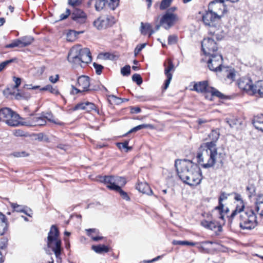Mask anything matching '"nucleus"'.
<instances>
[{
	"label": "nucleus",
	"mask_w": 263,
	"mask_h": 263,
	"mask_svg": "<svg viewBox=\"0 0 263 263\" xmlns=\"http://www.w3.org/2000/svg\"><path fill=\"white\" fill-rule=\"evenodd\" d=\"M218 155V162L222 166L224 159V155L222 153H217V148L215 147L213 143H204L201 144L199 148L197 155L198 162L205 168L214 166L216 159Z\"/></svg>",
	"instance_id": "nucleus-1"
},
{
	"label": "nucleus",
	"mask_w": 263,
	"mask_h": 263,
	"mask_svg": "<svg viewBox=\"0 0 263 263\" xmlns=\"http://www.w3.org/2000/svg\"><path fill=\"white\" fill-rule=\"evenodd\" d=\"M239 214V225L242 229L251 230L257 224L256 217L253 210L245 208V205L238 206L229 217V222L232 223L233 219Z\"/></svg>",
	"instance_id": "nucleus-2"
},
{
	"label": "nucleus",
	"mask_w": 263,
	"mask_h": 263,
	"mask_svg": "<svg viewBox=\"0 0 263 263\" xmlns=\"http://www.w3.org/2000/svg\"><path fill=\"white\" fill-rule=\"evenodd\" d=\"M175 166L176 168L177 175L179 178L184 182V181L187 178L189 179L188 175L192 174V180H190L191 182H194L193 181L196 180L198 177L196 170H197V164L193 163L191 161L189 160H178L175 161Z\"/></svg>",
	"instance_id": "nucleus-3"
},
{
	"label": "nucleus",
	"mask_w": 263,
	"mask_h": 263,
	"mask_svg": "<svg viewBox=\"0 0 263 263\" xmlns=\"http://www.w3.org/2000/svg\"><path fill=\"white\" fill-rule=\"evenodd\" d=\"M68 61L74 65H80L83 67L82 64H87L91 62L92 58L90 50L87 48H81L80 45L73 47L70 50L68 57Z\"/></svg>",
	"instance_id": "nucleus-4"
},
{
	"label": "nucleus",
	"mask_w": 263,
	"mask_h": 263,
	"mask_svg": "<svg viewBox=\"0 0 263 263\" xmlns=\"http://www.w3.org/2000/svg\"><path fill=\"white\" fill-rule=\"evenodd\" d=\"M59 231L58 228L52 225L48 233L47 237V245L52 249L57 258H59L61 253V241L58 238Z\"/></svg>",
	"instance_id": "nucleus-5"
},
{
	"label": "nucleus",
	"mask_w": 263,
	"mask_h": 263,
	"mask_svg": "<svg viewBox=\"0 0 263 263\" xmlns=\"http://www.w3.org/2000/svg\"><path fill=\"white\" fill-rule=\"evenodd\" d=\"M261 81H257L255 85H253L252 80L249 78H245L240 80L238 85L240 88L246 91L250 95L263 97V93L261 91Z\"/></svg>",
	"instance_id": "nucleus-6"
},
{
	"label": "nucleus",
	"mask_w": 263,
	"mask_h": 263,
	"mask_svg": "<svg viewBox=\"0 0 263 263\" xmlns=\"http://www.w3.org/2000/svg\"><path fill=\"white\" fill-rule=\"evenodd\" d=\"M99 181L106 184V186L111 190H116V187L123 186L126 181L125 178L119 176H104L99 177Z\"/></svg>",
	"instance_id": "nucleus-7"
},
{
	"label": "nucleus",
	"mask_w": 263,
	"mask_h": 263,
	"mask_svg": "<svg viewBox=\"0 0 263 263\" xmlns=\"http://www.w3.org/2000/svg\"><path fill=\"white\" fill-rule=\"evenodd\" d=\"M202 50L205 55H209L217 53L218 47L213 37H207L201 42Z\"/></svg>",
	"instance_id": "nucleus-8"
},
{
	"label": "nucleus",
	"mask_w": 263,
	"mask_h": 263,
	"mask_svg": "<svg viewBox=\"0 0 263 263\" xmlns=\"http://www.w3.org/2000/svg\"><path fill=\"white\" fill-rule=\"evenodd\" d=\"M209 59L208 61V66L209 68L214 71H220L222 67V57L219 53H216L209 55Z\"/></svg>",
	"instance_id": "nucleus-9"
},
{
	"label": "nucleus",
	"mask_w": 263,
	"mask_h": 263,
	"mask_svg": "<svg viewBox=\"0 0 263 263\" xmlns=\"http://www.w3.org/2000/svg\"><path fill=\"white\" fill-rule=\"evenodd\" d=\"M208 9L220 19L223 14L227 11V7L224 4V0H214L209 3Z\"/></svg>",
	"instance_id": "nucleus-10"
},
{
	"label": "nucleus",
	"mask_w": 263,
	"mask_h": 263,
	"mask_svg": "<svg viewBox=\"0 0 263 263\" xmlns=\"http://www.w3.org/2000/svg\"><path fill=\"white\" fill-rule=\"evenodd\" d=\"M179 20L176 14L166 11L160 20V25L165 29H169Z\"/></svg>",
	"instance_id": "nucleus-11"
},
{
	"label": "nucleus",
	"mask_w": 263,
	"mask_h": 263,
	"mask_svg": "<svg viewBox=\"0 0 263 263\" xmlns=\"http://www.w3.org/2000/svg\"><path fill=\"white\" fill-rule=\"evenodd\" d=\"M116 22L115 18L111 15L99 17L93 22V25L98 30H102L111 26Z\"/></svg>",
	"instance_id": "nucleus-12"
},
{
	"label": "nucleus",
	"mask_w": 263,
	"mask_h": 263,
	"mask_svg": "<svg viewBox=\"0 0 263 263\" xmlns=\"http://www.w3.org/2000/svg\"><path fill=\"white\" fill-rule=\"evenodd\" d=\"M71 18L73 21L72 24L81 25L86 23L87 16L82 10L74 8L71 11Z\"/></svg>",
	"instance_id": "nucleus-13"
},
{
	"label": "nucleus",
	"mask_w": 263,
	"mask_h": 263,
	"mask_svg": "<svg viewBox=\"0 0 263 263\" xmlns=\"http://www.w3.org/2000/svg\"><path fill=\"white\" fill-rule=\"evenodd\" d=\"M164 66L165 67L164 74L167 78L166 80L165 81V83L163 87V90H165L169 86L173 77L172 73L171 72L174 71L175 67L172 61L170 59L167 60V63H164Z\"/></svg>",
	"instance_id": "nucleus-14"
},
{
	"label": "nucleus",
	"mask_w": 263,
	"mask_h": 263,
	"mask_svg": "<svg viewBox=\"0 0 263 263\" xmlns=\"http://www.w3.org/2000/svg\"><path fill=\"white\" fill-rule=\"evenodd\" d=\"M202 21L205 26L209 27H214L216 22L220 20L218 15H216L212 12L210 10H208L202 15Z\"/></svg>",
	"instance_id": "nucleus-15"
},
{
	"label": "nucleus",
	"mask_w": 263,
	"mask_h": 263,
	"mask_svg": "<svg viewBox=\"0 0 263 263\" xmlns=\"http://www.w3.org/2000/svg\"><path fill=\"white\" fill-rule=\"evenodd\" d=\"M78 86L83 89V91H89L91 90H98V86H95L89 88L90 86V78L88 76H81L79 77L77 80Z\"/></svg>",
	"instance_id": "nucleus-16"
},
{
	"label": "nucleus",
	"mask_w": 263,
	"mask_h": 263,
	"mask_svg": "<svg viewBox=\"0 0 263 263\" xmlns=\"http://www.w3.org/2000/svg\"><path fill=\"white\" fill-rule=\"evenodd\" d=\"M208 82L207 81H203L199 82L198 83H195L193 88L191 89V90L195 91L197 92H208L209 88Z\"/></svg>",
	"instance_id": "nucleus-17"
},
{
	"label": "nucleus",
	"mask_w": 263,
	"mask_h": 263,
	"mask_svg": "<svg viewBox=\"0 0 263 263\" xmlns=\"http://www.w3.org/2000/svg\"><path fill=\"white\" fill-rule=\"evenodd\" d=\"M79 109L85 110L87 112L96 110V106L95 104L89 102H82L77 104L73 108L74 110Z\"/></svg>",
	"instance_id": "nucleus-18"
},
{
	"label": "nucleus",
	"mask_w": 263,
	"mask_h": 263,
	"mask_svg": "<svg viewBox=\"0 0 263 263\" xmlns=\"http://www.w3.org/2000/svg\"><path fill=\"white\" fill-rule=\"evenodd\" d=\"M10 116L6 122L7 125L10 126H17L20 124L22 125V122L20 121L21 118L18 114L13 111Z\"/></svg>",
	"instance_id": "nucleus-19"
},
{
	"label": "nucleus",
	"mask_w": 263,
	"mask_h": 263,
	"mask_svg": "<svg viewBox=\"0 0 263 263\" xmlns=\"http://www.w3.org/2000/svg\"><path fill=\"white\" fill-rule=\"evenodd\" d=\"M197 170H196V171L197 173V174H198V177H197V179H196V180L195 181H193V182H194V183L193 182H191L190 181V180H192V179H193L194 178L193 177L192 178V174H190L189 175H188L189 176V179H186L184 181V183L190 185V186H195V185H197L198 184H199L201 180H202V175H201V170L200 168V167H199V166L197 165Z\"/></svg>",
	"instance_id": "nucleus-20"
},
{
	"label": "nucleus",
	"mask_w": 263,
	"mask_h": 263,
	"mask_svg": "<svg viewBox=\"0 0 263 263\" xmlns=\"http://www.w3.org/2000/svg\"><path fill=\"white\" fill-rule=\"evenodd\" d=\"M136 189L140 192L150 195L153 194V191L149 185L145 182H139L136 185Z\"/></svg>",
	"instance_id": "nucleus-21"
},
{
	"label": "nucleus",
	"mask_w": 263,
	"mask_h": 263,
	"mask_svg": "<svg viewBox=\"0 0 263 263\" xmlns=\"http://www.w3.org/2000/svg\"><path fill=\"white\" fill-rule=\"evenodd\" d=\"M8 223L5 215L0 212V236L4 235L8 230Z\"/></svg>",
	"instance_id": "nucleus-22"
},
{
	"label": "nucleus",
	"mask_w": 263,
	"mask_h": 263,
	"mask_svg": "<svg viewBox=\"0 0 263 263\" xmlns=\"http://www.w3.org/2000/svg\"><path fill=\"white\" fill-rule=\"evenodd\" d=\"M13 111L9 108L5 107L0 109V121L6 122Z\"/></svg>",
	"instance_id": "nucleus-23"
},
{
	"label": "nucleus",
	"mask_w": 263,
	"mask_h": 263,
	"mask_svg": "<svg viewBox=\"0 0 263 263\" xmlns=\"http://www.w3.org/2000/svg\"><path fill=\"white\" fill-rule=\"evenodd\" d=\"M229 195V194H226L224 192H222L218 199L219 205L215 208L216 209L219 210L220 215V218L221 219L223 218V215L222 213L223 212V209L224 207V205L222 202L223 200L227 199Z\"/></svg>",
	"instance_id": "nucleus-24"
},
{
	"label": "nucleus",
	"mask_w": 263,
	"mask_h": 263,
	"mask_svg": "<svg viewBox=\"0 0 263 263\" xmlns=\"http://www.w3.org/2000/svg\"><path fill=\"white\" fill-rule=\"evenodd\" d=\"M210 34L211 35V37H213V39H216L217 41L221 40L224 36V33L221 29H216V30L210 31Z\"/></svg>",
	"instance_id": "nucleus-25"
},
{
	"label": "nucleus",
	"mask_w": 263,
	"mask_h": 263,
	"mask_svg": "<svg viewBox=\"0 0 263 263\" xmlns=\"http://www.w3.org/2000/svg\"><path fill=\"white\" fill-rule=\"evenodd\" d=\"M10 204L11 207L14 209L13 212L15 211L16 212L24 213L27 216L31 217V213H27V211L26 210V208H27L26 206L19 205L15 203H11Z\"/></svg>",
	"instance_id": "nucleus-26"
},
{
	"label": "nucleus",
	"mask_w": 263,
	"mask_h": 263,
	"mask_svg": "<svg viewBox=\"0 0 263 263\" xmlns=\"http://www.w3.org/2000/svg\"><path fill=\"white\" fill-rule=\"evenodd\" d=\"M252 123L256 129L263 132V118L261 116L254 117Z\"/></svg>",
	"instance_id": "nucleus-27"
},
{
	"label": "nucleus",
	"mask_w": 263,
	"mask_h": 263,
	"mask_svg": "<svg viewBox=\"0 0 263 263\" xmlns=\"http://www.w3.org/2000/svg\"><path fill=\"white\" fill-rule=\"evenodd\" d=\"M91 249L98 254H103L109 251V248L105 245H93Z\"/></svg>",
	"instance_id": "nucleus-28"
},
{
	"label": "nucleus",
	"mask_w": 263,
	"mask_h": 263,
	"mask_svg": "<svg viewBox=\"0 0 263 263\" xmlns=\"http://www.w3.org/2000/svg\"><path fill=\"white\" fill-rule=\"evenodd\" d=\"M21 41L22 47H25L31 45L34 41V38L30 35L24 36L20 38Z\"/></svg>",
	"instance_id": "nucleus-29"
},
{
	"label": "nucleus",
	"mask_w": 263,
	"mask_h": 263,
	"mask_svg": "<svg viewBox=\"0 0 263 263\" xmlns=\"http://www.w3.org/2000/svg\"><path fill=\"white\" fill-rule=\"evenodd\" d=\"M201 224L204 228L213 230L218 227V223L214 221L203 220L201 221Z\"/></svg>",
	"instance_id": "nucleus-30"
},
{
	"label": "nucleus",
	"mask_w": 263,
	"mask_h": 263,
	"mask_svg": "<svg viewBox=\"0 0 263 263\" xmlns=\"http://www.w3.org/2000/svg\"><path fill=\"white\" fill-rule=\"evenodd\" d=\"M208 92L211 93L213 97H216L219 99L226 98V96L223 93L213 87H210L209 88Z\"/></svg>",
	"instance_id": "nucleus-31"
},
{
	"label": "nucleus",
	"mask_w": 263,
	"mask_h": 263,
	"mask_svg": "<svg viewBox=\"0 0 263 263\" xmlns=\"http://www.w3.org/2000/svg\"><path fill=\"white\" fill-rule=\"evenodd\" d=\"M219 133L217 130H213L209 135V138L212 140L208 143H213L215 145V147H216V142L219 138Z\"/></svg>",
	"instance_id": "nucleus-32"
},
{
	"label": "nucleus",
	"mask_w": 263,
	"mask_h": 263,
	"mask_svg": "<svg viewBox=\"0 0 263 263\" xmlns=\"http://www.w3.org/2000/svg\"><path fill=\"white\" fill-rule=\"evenodd\" d=\"M172 243L174 245H188V246H194L197 244H198V242H191L186 240L181 241V240H174L172 242Z\"/></svg>",
	"instance_id": "nucleus-33"
},
{
	"label": "nucleus",
	"mask_w": 263,
	"mask_h": 263,
	"mask_svg": "<svg viewBox=\"0 0 263 263\" xmlns=\"http://www.w3.org/2000/svg\"><path fill=\"white\" fill-rule=\"evenodd\" d=\"M40 117H34L31 120H28L25 122L22 123V125L26 126H36V123L38 122V119Z\"/></svg>",
	"instance_id": "nucleus-34"
},
{
	"label": "nucleus",
	"mask_w": 263,
	"mask_h": 263,
	"mask_svg": "<svg viewBox=\"0 0 263 263\" xmlns=\"http://www.w3.org/2000/svg\"><path fill=\"white\" fill-rule=\"evenodd\" d=\"M151 125L149 124H145L139 125L133 128L130 130H129L126 134H125L124 135V136H126V135H127L129 134L136 132L140 129L147 128V127H149Z\"/></svg>",
	"instance_id": "nucleus-35"
},
{
	"label": "nucleus",
	"mask_w": 263,
	"mask_h": 263,
	"mask_svg": "<svg viewBox=\"0 0 263 263\" xmlns=\"http://www.w3.org/2000/svg\"><path fill=\"white\" fill-rule=\"evenodd\" d=\"M108 1L107 0H98L95 4L96 10L98 11H101L103 9Z\"/></svg>",
	"instance_id": "nucleus-36"
},
{
	"label": "nucleus",
	"mask_w": 263,
	"mask_h": 263,
	"mask_svg": "<svg viewBox=\"0 0 263 263\" xmlns=\"http://www.w3.org/2000/svg\"><path fill=\"white\" fill-rule=\"evenodd\" d=\"M83 31L78 32L74 30H70L67 34V40L72 41L77 37L78 34L83 33Z\"/></svg>",
	"instance_id": "nucleus-37"
},
{
	"label": "nucleus",
	"mask_w": 263,
	"mask_h": 263,
	"mask_svg": "<svg viewBox=\"0 0 263 263\" xmlns=\"http://www.w3.org/2000/svg\"><path fill=\"white\" fill-rule=\"evenodd\" d=\"M17 47L22 48L21 45V41L20 38L13 40L11 44H7L5 46V48H11Z\"/></svg>",
	"instance_id": "nucleus-38"
},
{
	"label": "nucleus",
	"mask_w": 263,
	"mask_h": 263,
	"mask_svg": "<svg viewBox=\"0 0 263 263\" xmlns=\"http://www.w3.org/2000/svg\"><path fill=\"white\" fill-rule=\"evenodd\" d=\"M40 90L42 91L48 90L52 93L57 95L60 94L59 90L56 88L52 87L50 85H47L45 87L41 88Z\"/></svg>",
	"instance_id": "nucleus-39"
},
{
	"label": "nucleus",
	"mask_w": 263,
	"mask_h": 263,
	"mask_svg": "<svg viewBox=\"0 0 263 263\" xmlns=\"http://www.w3.org/2000/svg\"><path fill=\"white\" fill-rule=\"evenodd\" d=\"M116 189V190H115V191L118 192L123 199L126 201L130 200V198L127 193L122 190L120 187L117 186Z\"/></svg>",
	"instance_id": "nucleus-40"
},
{
	"label": "nucleus",
	"mask_w": 263,
	"mask_h": 263,
	"mask_svg": "<svg viewBox=\"0 0 263 263\" xmlns=\"http://www.w3.org/2000/svg\"><path fill=\"white\" fill-rule=\"evenodd\" d=\"M128 141H125L124 142L118 143L117 144L118 147L120 149H126L125 152H128V151L132 149V147L128 146Z\"/></svg>",
	"instance_id": "nucleus-41"
},
{
	"label": "nucleus",
	"mask_w": 263,
	"mask_h": 263,
	"mask_svg": "<svg viewBox=\"0 0 263 263\" xmlns=\"http://www.w3.org/2000/svg\"><path fill=\"white\" fill-rule=\"evenodd\" d=\"M173 0H162L160 5V9L161 10H164L167 9L171 5Z\"/></svg>",
	"instance_id": "nucleus-42"
},
{
	"label": "nucleus",
	"mask_w": 263,
	"mask_h": 263,
	"mask_svg": "<svg viewBox=\"0 0 263 263\" xmlns=\"http://www.w3.org/2000/svg\"><path fill=\"white\" fill-rule=\"evenodd\" d=\"M151 27L152 26L150 24H144L143 22L141 23V33L144 34H146V32L148 31L149 30L151 29Z\"/></svg>",
	"instance_id": "nucleus-43"
},
{
	"label": "nucleus",
	"mask_w": 263,
	"mask_h": 263,
	"mask_svg": "<svg viewBox=\"0 0 263 263\" xmlns=\"http://www.w3.org/2000/svg\"><path fill=\"white\" fill-rule=\"evenodd\" d=\"M16 59L5 61L0 64V72L4 70L8 65L14 62Z\"/></svg>",
	"instance_id": "nucleus-44"
},
{
	"label": "nucleus",
	"mask_w": 263,
	"mask_h": 263,
	"mask_svg": "<svg viewBox=\"0 0 263 263\" xmlns=\"http://www.w3.org/2000/svg\"><path fill=\"white\" fill-rule=\"evenodd\" d=\"M16 59L5 61L0 64V72L4 70L8 65L14 62Z\"/></svg>",
	"instance_id": "nucleus-45"
},
{
	"label": "nucleus",
	"mask_w": 263,
	"mask_h": 263,
	"mask_svg": "<svg viewBox=\"0 0 263 263\" xmlns=\"http://www.w3.org/2000/svg\"><path fill=\"white\" fill-rule=\"evenodd\" d=\"M16 59L5 61L0 64V72L4 70L8 65L14 62Z\"/></svg>",
	"instance_id": "nucleus-46"
},
{
	"label": "nucleus",
	"mask_w": 263,
	"mask_h": 263,
	"mask_svg": "<svg viewBox=\"0 0 263 263\" xmlns=\"http://www.w3.org/2000/svg\"><path fill=\"white\" fill-rule=\"evenodd\" d=\"M132 80L136 82L137 85H140L142 84L143 81L142 77L139 74L135 73L132 76Z\"/></svg>",
	"instance_id": "nucleus-47"
},
{
	"label": "nucleus",
	"mask_w": 263,
	"mask_h": 263,
	"mask_svg": "<svg viewBox=\"0 0 263 263\" xmlns=\"http://www.w3.org/2000/svg\"><path fill=\"white\" fill-rule=\"evenodd\" d=\"M121 73L123 76H128L130 73V67L129 65H126L121 69Z\"/></svg>",
	"instance_id": "nucleus-48"
},
{
	"label": "nucleus",
	"mask_w": 263,
	"mask_h": 263,
	"mask_svg": "<svg viewBox=\"0 0 263 263\" xmlns=\"http://www.w3.org/2000/svg\"><path fill=\"white\" fill-rule=\"evenodd\" d=\"M119 0H110L109 3L108 4V7L114 10H115L119 5Z\"/></svg>",
	"instance_id": "nucleus-49"
},
{
	"label": "nucleus",
	"mask_w": 263,
	"mask_h": 263,
	"mask_svg": "<svg viewBox=\"0 0 263 263\" xmlns=\"http://www.w3.org/2000/svg\"><path fill=\"white\" fill-rule=\"evenodd\" d=\"M178 41V36L177 35L173 34L169 35L168 37V44L173 45L177 43Z\"/></svg>",
	"instance_id": "nucleus-50"
},
{
	"label": "nucleus",
	"mask_w": 263,
	"mask_h": 263,
	"mask_svg": "<svg viewBox=\"0 0 263 263\" xmlns=\"http://www.w3.org/2000/svg\"><path fill=\"white\" fill-rule=\"evenodd\" d=\"M263 203V199L261 196H258L255 202V210L258 212L260 208L261 205Z\"/></svg>",
	"instance_id": "nucleus-51"
},
{
	"label": "nucleus",
	"mask_w": 263,
	"mask_h": 263,
	"mask_svg": "<svg viewBox=\"0 0 263 263\" xmlns=\"http://www.w3.org/2000/svg\"><path fill=\"white\" fill-rule=\"evenodd\" d=\"M234 199L236 200L237 202H239V203H237L236 207H237L238 206H241L245 205L242 199L241 196L237 193H234Z\"/></svg>",
	"instance_id": "nucleus-52"
},
{
	"label": "nucleus",
	"mask_w": 263,
	"mask_h": 263,
	"mask_svg": "<svg viewBox=\"0 0 263 263\" xmlns=\"http://www.w3.org/2000/svg\"><path fill=\"white\" fill-rule=\"evenodd\" d=\"M93 66L96 70V73L98 75L101 74L104 67L102 65L97 64L95 62L93 63Z\"/></svg>",
	"instance_id": "nucleus-53"
},
{
	"label": "nucleus",
	"mask_w": 263,
	"mask_h": 263,
	"mask_svg": "<svg viewBox=\"0 0 263 263\" xmlns=\"http://www.w3.org/2000/svg\"><path fill=\"white\" fill-rule=\"evenodd\" d=\"M146 44L144 43L142 44H138L135 49L134 54L136 57L139 53L145 47Z\"/></svg>",
	"instance_id": "nucleus-54"
},
{
	"label": "nucleus",
	"mask_w": 263,
	"mask_h": 263,
	"mask_svg": "<svg viewBox=\"0 0 263 263\" xmlns=\"http://www.w3.org/2000/svg\"><path fill=\"white\" fill-rule=\"evenodd\" d=\"M71 11L69 9H66V12L64 13H62L60 16V20H64L66 19L69 16H71Z\"/></svg>",
	"instance_id": "nucleus-55"
},
{
	"label": "nucleus",
	"mask_w": 263,
	"mask_h": 263,
	"mask_svg": "<svg viewBox=\"0 0 263 263\" xmlns=\"http://www.w3.org/2000/svg\"><path fill=\"white\" fill-rule=\"evenodd\" d=\"M12 155L15 157H25L28 156V154L26 152H16L12 154Z\"/></svg>",
	"instance_id": "nucleus-56"
},
{
	"label": "nucleus",
	"mask_w": 263,
	"mask_h": 263,
	"mask_svg": "<svg viewBox=\"0 0 263 263\" xmlns=\"http://www.w3.org/2000/svg\"><path fill=\"white\" fill-rule=\"evenodd\" d=\"M46 119H48L47 117H40L38 119L37 123H36V126H43L46 124Z\"/></svg>",
	"instance_id": "nucleus-57"
},
{
	"label": "nucleus",
	"mask_w": 263,
	"mask_h": 263,
	"mask_svg": "<svg viewBox=\"0 0 263 263\" xmlns=\"http://www.w3.org/2000/svg\"><path fill=\"white\" fill-rule=\"evenodd\" d=\"M235 77V71L234 69H230L227 74L228 79L234 80Z\"/></svg>",
	"instance_id": "nucleus-58"
},
{
	"label": "nucleus",
	"mask_w": 263,
	"mask_h": 263,
	"mask_svg": "<svg viewBox=\"0 0 263 263\" xmlns=\"http://www.w3.org/2000/svg\"><path fill=\"white\" fill-rule=\"evenodd\" d=\"M108 100L109 102H110L112 100L115 103L118 104L120 102V101L121 100V98L117 97L116 96L112 95L108 96Z\"/></svg>",
	"instance_id": "nucleus-59"
},
{
	"label": "nucleus",
	"mask_w": 263,
	"mask_h": 263,
	"mask_svg": "<svg viewBox=\"0 0 263 263\" xmlns=\"http://www.w3.org/2000/svg\"><path fill=\"white\" fill-rule=\"evenodd\" d=\"M89 236L95 241H98L103 238L102 236L94 235L92 233H89Z\"/></svg>",
	"instance_id": "nucleus-60"
},
{
	"label": "nucleus",
	"mask_w": 263,
	"mask_h": 263,
	"mask_svg": "<svg viewBox=\"0 0 263 263\" xmlns=\"http://www.w3.org/2000/svg\"><path fill=\"white\" fill-rule=\"evenodd\" d=\"M13 81L15 82V85L13 86V88H17L20 85L21 83V79L15 77H13Z\"/></svg>",
	"instance_id": "nucleus-61"
},
{
	"label": "nucleus",
	"mask_w": 263,
	"mask_h": 263,
	"mask_svg": "<svg viewBox=\"0 0 263 263\" xmlns=\"http://www.w3.org/2000/svg\"><path fill=\"white\" fill-rule=\"evenodd\" d=\"M87 234L89 236V233H92L94 235H97L99 233V231L96 229H89L86 230Z\"/></svg>",
	"instance_id": "nucleus-62"
},
{
	"label": "nucleus",
	"mask_w": 263,
	"mask_h": 263,
	"mask_svg": "<svg viewBox=\"0 0 263 263\" xmlns=\"http://www.w3.org/2000/svg\"><path fill=\"white\" fill-rule=\"evenodd\" d=\"M141 110L139 107H130V112L132 114H138L141 112Z\"/></svg>",
	"instance_id": "nucleus-63"
},
{
	"label": "nucleus",
	"mask_w": 263,
	"mask_h": 263,
	"mask_svg": "<svg viewBox=\"0 0 263 263\" xmlns=\"http://www.w3.org/2000/svg\"><path fill=\"white\" fill-rule=\"evenodd\" d=\"M59 79V76L58 74H56L55 76H51L49 77V81L53 83H56Z\"/></svg>",
	"instance_id": "nucleus-64"
}]
</instances>
